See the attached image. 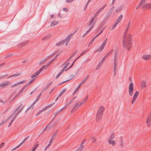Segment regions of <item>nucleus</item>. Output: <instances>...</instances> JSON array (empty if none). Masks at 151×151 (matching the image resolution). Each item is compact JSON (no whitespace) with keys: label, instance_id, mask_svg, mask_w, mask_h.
Returning a JSON list of instances; mask_svg holds the SVG:
<instances>
[{"label":"nucleus","instance_id":"obj_34","mask_svg":"<svg viewBox=\"0 0 151 151\" xmlns=\"http://www.w3.org/2000/svg\"><path fill=\"white\" fill-rule=\"evenodd\" d=\"M58 131L57 130H56L53 133V134L52 135L51 137L52 138H55V137L57 134Z\"/></svg>","mask_w":151,"mask_h":151},{"label":"nucleus","instance_id":"obj_7","mask_svg":"<svg viewBox=\"0 0 151 151\" xmlns=\"http://www.w3.org/2000/svg\"><path fill=\"white\" fill-rule=\"evenodd\" d=\"M106 23V21L105 20H103L102 22L100 24L96 29L97 32L99 31L101 27L104 25Z\"/></svg>","mask_w":151,"mask_h":151},{"label":"nucleus","instance_id":"obj_24","mask_svg":"<svg viewBox=\"0 0 151 151\" xmlns=\"http://www.w3.org/2000/svg\"><path fill=\"white\" fill-rule=\"evenodd\" d=\"M55 103V102H54L53 103L50 104L48 105L47 106H45L43 108L42 110V111H44L45 110H46L47 108L48 107H51V105L53 104H54Z\"/></svg>","mask_w":151,"mask_h":151},{"label":"nucleus","instance_id":"obj_49","mask_svg":"<svg viewBox=\"0 0 151 151\" xmlns=\"http://www.w3.org/2000/svg\"><path fill=\"white\" fill-rule=\"evenodd\" d=\"M26 43H25V42H23L21 43L19 45V47H21L23 46H24L26 44Z\"/></svg>","mask_w":151,"mask_h":151},{"label":"nucleus","instance_id":"obj_44","mask_svg":"<svg viewBox=\"0 0 151 151\" xmlns=\"http://www.w3.org/2000/svg\"><path fill=\"white\" fill-rule=\"evenodd\" d=\"M83 149V147H80L76 151H82Z\"/></svg>","mask_w":151,"mask_h":151},{"label":"nucleus","instance_id":"obj_46","mask_svg":"<svg viewBox=\"0 0 151 151\" xmlns=\"http://www.w3.org/2000/svg\"><path fill=\"white\" fill-rule=\"evenodd\" d=\"M8 76V74H5L4 75L1 76V78H4L7 77Z\"/></svg>","mask_w":151,"mask_h":151},{"label":"nucleus","instance_id":"obj_11","mask_svg":"<svg viewBox=\"0 0 151 151\" xmlns=\"http://www.w3.org/2000/svg\"><path fill=\"white\" fill-rule=\"evenodd\" d=\"M81 104H78L76 105L71 110V113L74 112L75 111H76L78 108H79L81 106Z\"/></svg>","mask_w":151,"mask_h":151},{"label":"nucleus","instance_id":"obj_6","mask_svg":"<svg viewBox=\"0 0 151 151\" xmlns=\"http://www.w3.org/2000/svg\"><path fill=\"white\" fill-rule=\"evenodd\" d=\"M29 138V137H27L24 138V140L21 142V143L17 146L16 147L12 149V150H14L17 149L21 145H22L25 141L27 139Z\"/></svg>","mask_w":151,"mask_h":151},{"label":"nucleus","instance_id":"obj_59","mask_svg":"<svg viewBox=\"0 0 151 151\" xmlns=\"http://www.w3.org/2000/svg\"><path fill=\"white\" fill-rule=\"evenodd\" d=\"M145 1L146 0H141V1L140 2V4H142V5H143L144 4V3Z\"/></svg>","mask_w":151,"mask_h":151},{"label":"nucleus","instance_id":"obj_26","mask_svg":"<svg viewBox=\"0 0 151 151\" xmlns=\"http://www.w3.org/2000/svg\"><path fill=\"white\" fill-rule=\"evenodd\" d=\"M34 105L32 104L27 109L26 111H27L30 109L32 110L34 107Z\"/></svg>","mask_w":151,"mask_h":151},{"label":"nucleus","instance_id":"obj_50","mask_svg":"<svg viewBox=\"0 0 151 151\" xmlns=\"http://www.w3.org/2000/svg\"><path fill=\"white\" fill-rule=\"evenodd\" d=\"M90 30L88 29L87 32H86L82 36L83 37H84L86 35H87L89 32H90Z\"/></svg>","mask_w":151,"mask_h":151},{"label":"nucleus","instance_id":"obj_52","mask_svg":"<svg viewBox=\"0 0 151 151\" xmlns=\"http://www.w3.org/2000/svg\"><path fill=\"white\" fill-rule=\"evenodd\" d=\"M131 23V20H129V22H128V23L127 27H130V26Z\"/></svg>","mask_w":151,"mask_h":151},{"label":"nucleus","instance_id":"obj_16","mask_svg":"<svg viewBox=\"0 0 151 151\" xmlns=\"http://www.w3.org/2000/svg\"><path fill=\"white\" fill-rule=\"evenodd\" d=\"M124 5L123 4H122L120 6H119L118 7L116 8V11L117 12H119L120 11H121L124 7Z\"/></svg>","mask_w":151,"mask_h":151},{"label":"nucleus","instance_id":"obj_39","mask_svg":"<svg viewBox=\"0 0 151 151\" xmlns=\"http://www.w3.org/2000/svg\"><path fill=\"white\" fill-rule=\"evenodd\" d=\"M19 75V73L15 74L12 75H11L9 77V78H11L12 77H15L17 76H18Z\"/></svg>","mask_w":151,"mask_h":151},{"label":"nucleus","instance_id":"obj_9","mask_svg":"<svg viewBox=\"0 0 151 151\" xmlns=\"http://www.w3.org/2000/svg\"><path fill=\"white\" fill-rule=\"evenodd\" d=\"M143 9H151V3H146L144 5Z\"/></svg>","mask_w":151,"mask_h":151},{"label":"nucleus","instance_id":"obj_32","mask_svg":"<svg viewBox=\"0 0 151 151\" xmlns=\"http://www.w3.org/2000/svg\"><path fill=\"white\" fill-rule=\"evenodd\" d=\"M51 36V35H48L47 36L45 37H44L42 38V40H46V39L49 38Z\"/></svg>","mask_w":151,"mask_h":151},{"label":"nucleus","instance_id":"obj_4","mask_svg":"<svg viewBox=\"0 0 151 151\" xmlns=\"http://www.w3.org/2000/svg\"><path fill=\"white\" fill-rule=\"evenodd\" d=\"M133 84L132 83H131L129 84V96H131L133 95Z\"/></svg>","mask_w":151,"mask_h":151},{"label":"nucleus","instance_id":"obj_51","mask_svg":"<svg viewBox=\"0 0 151 151\" xmlns=\"http://www.w3.org/2000/svg\"><path fill=\"white\" fill-rule=\"evenodd\" d=\"M29 85L28 84V83L26 84L22 88V89L24 90Z\"/></svg>","mask_w":151,"mask_h":151},{"label":"nucleus","instance_id":"obj_23","mask_svg":"<svg viewBox=\"0 0 151 151\" xmlns=\"http://www.w3.org/2000/svg\"><path fill=\"white\" fill-rule=\"evenodd\" d=\"M40 73L39 70L37 71L31 76V78H34V77L37 76L39 74H40Z\"/></svg>","mask_w":151,"mask_h":151},{"label":"nucleus","instance_id":"obj_60","mask_svg":"<svg viewBox=\"0 0 151 151\" xmlns=\"http://www.w3.org/2000/svg\"><path fill=\"white\" fill-rule=\"evenodd\" d=\"M54 138H51L50 139L49 142V144H50V145L51 144V143H52V140H54Z\"/></svg>","mask_w":151,"mask_h":151},{"label":"nucleus","instance_id":"obj_47","mask_svg":"<svg viewBox=\"0 0 151 151\" xmlns=\"http://www.w3.org/2000/svg\"><path fill=\"white\" fill-rule=\"evenodd\" d=\"M74 55V54H72L70 56V57L67 60V61L66 62V63L67 62H70V60L73 57V55Z\"/></svg>","mask_w":151,"mask_h":151},{"label":"nucleus","instance_id":"obj_36","mask_svg":"<svg viewBox=\"0 0 151 151\" xmlns=\"http://www.w3.org/2000/svg\"><path fill=\"white\" fill-rule=\"evenodd\" d=\"M114 137V133L111 134L110 136L109 139V140H111L113 139Z\"/></svg>","mask_w":151,"mask_h":151},{"label":"nucleus","instance_id":"obj_8","mask_svg":"<svg viewBox=\"0 0 151 151\" xmlns=\"http://www.w3.org/2000/svg\"><path fill=\"white\" fill-rule=\"evenodd\" d=\"M102 114L97 112L96 116V120L97 122H99L101 119Z\"/></svg>","mask_w":151,"mask_h":151},{"label":"nucleus","instance_id":"obj_18","mask_svg":"<svg viewBox=\"0 0 151 151\" xmlns=\"http://www.w3.org/2000/svg\"><path fill=\"white\" fill-rule=\"evenodd\" d=\"M105 45H104V44L102 43L101 47L98 49H97L96 51L97 52H101L103 49H104V47H105Z\"/></svg>","mask_w":151,"mask_h":151},{"label":"nucleus","instance_id":"obj_33","mask_svg":"<svg viewBox=\"0 0 151 151\" xmlns=\"http://www.w3.org/2000/svg\"><path fill=\"white\" fill-rule=\"evenodd\" d=\"M109 143L110 144H111L112 145H115V142L114 141L111 140H109Z\"/></svg>","mask_w":151,"mask_h":151},{"label":"nucleus","instance_id":"obj_64","mask_svg":"<svg viewBox=\"0 0 151 151\" xmlns=\"http://www.w3.org/2000/svg\"><path fill=\"white\" fill-rule=\"evenodd\" d=\"M4 142H2L1 143V144L0 145V149H1L2 147L4 146Z\"/></svg>","mask_w":151,"mask_h":151},{"label":"nucleus","instance_id":"obj_12","mask_svg":"<svg viewBox=\"0 0 151 151\" xmlns=\"http://www.w3.org/2000/svg\"><path fill=\"white\" fill-rule=\"evenodd\" d=\"M151 119V114H150L148 115L147 120L146 121V122L147 124V125L148 127H149L150 124V120Z\"/></svg>","mask_w":151,"mask_h":151},{"label":"nucleus","instance_id":"obj_25","mask_svg":"<svg viewBox=\"0 0 151 151\" xmlns=\"http://www.w3.org/2000/svg\"><path fill=\"white\" fill-rule=\"evenodd\" d=\"M66 89L65 88L60 93V94L58 95V97H60L62 96L66 92Z\"/></svg>","mask_w":151,"mask_h":151},{"label":"nucleus","instance_id":"obj_37","mask_svg":"<svg viewBox=\"0 0 151 151\" xmlns=\"http://www.w3.org/2000/svg\"><path fill=\"white\" fill-rule=\"evenodd\" d=\"M64 43V41L61 42L56 44V45L57 46H61L62 44Z\"/></svg>","mask_w":151,"mask_h":151},{"label":"nucleus","instance_id":"obj_17","mask_svg":"<svg viewBox=\"0 0 151 151\" xmlns=\"http://www.w3.org/2000/svg\"><path fill=\"white\" fill-rule=\"evenodd\" d=\"M141 86L142 88H145L147 86V83L146 81H142L141 82Z\"/></svg>","mask_w":151,"mask_h":151},{"label":"nucleus","instance_id":"obj_58","mask_svg":"<svg viewBox=\"0 0 151 151\" xmlns=\"http://www.w3.org/2000/svg\"><path fill=\"white\" fill-rule=\"evenodd\" d=\"M105 58L104 57L101 59V61H100V62L103 64V63H104V61L105 60Z\"/></svg>","mask_w":151,"mask_h":151},{"label":"nucleus","instance_id":"obj_19","mask_svg":"<svg viewBox=\"0 0 151 151\" xmlns=\"http://www.w3.org/2000/svg\"><path fill=\"white\" fill-rule=\"evenodd\" d=\"M123 17V16L122 14L117 19L115 22L117 24H118L120 22L122 19Z\"/></svg>","mask_w":151,"mask_h":151},{"label":"nucleus","instance_id":"obj_41","mask_svg":"<svg viewBox=\"0 0 151 151\" xmlns=\"http://www.w3.org/2000/svg\"><path fill=\"white\" fill-rule=\"evenodd\" d=\"M86 139H84V140H83L81 144L80 147H83V149L84 148V146H83V145L84 143V142L86 141Z\"/></svg>","mask_w":151,"mask_h":151},{"label":"nucleus","instance_id":"obj_3","mask_svg":"<svg viewBox=\"0 0 151 151\" xmlns=\"http://www.w3.org/2000/svg\"><path fill=\"white\" fill-rule=\"evenodd\" d=\"M104 9L103 8L101 7V8L99 9L96 12L95 15L93 16V17L91 21H90V22L88 24V26H90L92 23L93 22V21L94 19L96 17L97 15H98L100 13L103 9Z\"/></svg>","mask_w":151,"mask_h":151},{"label":"nucleus","instance_id":"obj_53","mask_svg":"<svg viewBox=\"0 0 151 151\" xmlns=\"http://www.w3.org/2000/svg\"><path fill=\"white\" fill-rule=\"evenodd\" d=\"M52 81L50 82L46 85V86L49 88L50 86L51 85V84H52Z\"/></svg>","mask_w":151,"mask_h":151},{"label":"nucleus","instance_id":"obj_42","mask_svg":"<svg viewBox=\"0 0 151 151\" xmlns=\"http://www.w3.org/2000/svg\"><path fill=\"white\" fill-rule=\"evenodd\" d=\"M19 85V83L18 82L14 84L13 85H12L11 87V88H14L15 87L17 86L18 85Z\"/></svg>","mask_w":151,"mask_h":151},{"label":"nucleus","instance_id":"obj_10","mask_svg":"<svg viewBox=\"0 0 151 151\" xmlns=\"http://www.w3.org/2000/svg\"><path fill=\"white\" fill-rule=\"evenodd\" d=\"M118 65L115 59L114 60V75H116V69L117 68V66Z\"/></svg>","mask_w":151,"mask_h":151},{"label":"nucleus","instance_id":"obj_57","mask_svg":"<svg viewBox=\"0 0 151 151\" xmlns=\"http://www.w3.org/2000/svg\"><path fill=\"white\" fill-rule=\"evenodd\" d=\"M117 55H118V53L117 52H115L114 54V60L115 59V60H116V58L117 57Z\"/></svg>","mask_w":151,"mask_h":151},{"label":"nucleus","instance_id":"obj_27","mask_svg":"<svg viewBox=\"0 0 151 151\" xmlns=\"http://www.w3.org/2000/svg\"><path fill=\"white\" fill-rule=\"evenodd\" d=\"M81 86L80 85H79V86L76 88V89L74 91V92L73 93V95H74L75 93H76L78 91V89L80 88Z\"/></svg>","mask_w":151,"mask_h":151},{"label":"nucleus","instance_id":"obj_63","mask_svg":"<svg viewBox=\"0 0 151 151\" xmlns=\"http://www.w3.org/2000/svg\"><path fill=\"white\" fill-rule=\"evenodd\" d=\"M94 40L93 39H92L91 41H90V43H89V45H88V46H89L93 42V41H94Z\"/></svg>","mask_w":151,"mask_h":151},{"label":"nucleus","instance_id":"obj_45","mask_svg":"<svg viewBox=\"0 0 151 151\" xmlns=\"http://www.w3.org/2000/svg\"><path fill=\"white\" fill-rule=\"evenodd\" d=\"M72 35H69L67 37V38L66 39H68V40H70V39H71V37H72Z\"/></svg>","mask_w":151,"mask_h":151},{"label":"nucleus","instance_id":"obj_13","mask_svg":"<svg viewBox=\"0 0 151 151\" xmlns=\"http://www.w3.org/2000/svg\"><path fill=\"white\" fill-rule=\"evenodd\" d=\"M142 58L146 60H148L151 58V55H145L142 56Z\"/></svg>","mask_w":151,"mask_h":151},{"label":"nucleus","instance_id":"obj_55","mask_svg":"<svg viewBox=\"0 0 151 151\" xmlns=\"http://www.w3.org/2000/svg\"><path fill=\"white\" fill-rule=\"evenodd\" d=\"M88 51L87 50H85L81 54V56H82V55L84 54V53L87 52Z\"/></svg>","mask_w":151,"mask_h":151},{"label":"nucleus","instance_id":"obj_29","mask_svg":"<svg viewBox=\"0 0 151 151\" xmlns=\"http://www.w3.org/2000/svg\"><path fill=\"white\" fill-rule=\"evenodd\" d=\"M37 142L34 145V148L32 150H34V151L39 146V144L38 143L37 144Z\"/></svg>","mask_w":151,"mask_h":151},{"label":"nucleus","instance_id":"obj_15","mask_svg":"<svg viewBox=\"0 0 151 151\" xmlns=\"http://www.w3.org/2000/svg\"><path fill=\"white\" fill-rule=\"evenodd\" d=\"M104 107L103 106H101L97 111V112L103 114V113L104 111Z\"/></svg>","mask_w":151,"mask_h":151},{"label":"nucleus","instance_id":"obj_5","mask_svg":"<svg viewBox=\"0 0 151 151\" xmlns=\"http://www.w3.org/2000/svg\"><path fill=\"white\" fill-rule=\"evenodd\" d=\"M139 94V92L138 91H136L134 93L132 99L131 101V103L133 104L136 100Z\"/></svg>","mask_w":151,"mask_h":151},{"label":"nucleus","instance_id":"obj_43","mask_svg":"<svg viewBox=\"0 0 151 151\" xmlns=\"http://www.w3.org/2000/svg\"><path fill=\"white\" fill-rule=\"evenodd\" d=\"M55 58H54L51 61H50L49 63H48L47 64H48L49 65L52 64V63H53V62L55 60Z\"/></svg>","mask_w":151,"mask_h":151},{"label":"nucleus","instance_id":"obj_31","mask_svg":"<svg viewBox=\"0 0 151 151\" xmlns=\"http://www.w3.org/2000/svg\"><path fill=\"white\" fill-rule=\"evenodd\" d=\"M114 6H112L109 10L108 12L111 14L113 13V12L114 9Z\"/></svg>","mask_w":151,"mask_h":151},{"label":"nucleus","instance_id":"obj_62","mask_svg":"<svg viewBox=\"0 0 151 151\" xmlns=\"http://www.w3.org/2000/svg\"><path fill=\"white\" fill-rule=\"evenodd\" d=\"M34 81V79H31L29 82L28 83V84L29 85L30 84Z\"/></svg>","mask_w":151,"mask_h":151},{"label":"nucleus","instance_id":"obj_22","mask_svg":"<svg viewBox=\"0 0 151 151\" xmlns=\"http://www.w3.org/2000/svg\"><path fill=\"white\" fill-rule=\"evenodd\" d=\"M58 23L59 22L58 21H53L51 22L50 26L52 27H53L56 24H58Z\"/></svg>","mask_w":151,"mask_h":151},{"label":"nucleus","instance_id":"obj_21","mask_svg":"<svg viewBox=\"0 0 151 151\" xmlns=\"http://www.w3.org/2000/svg\"><path fill=\"white\" fill-rule=\"evenodd\" d=\"M49 66L48 64H47L45 65H43L39 70V71L40 72V73L41 72L42 70L43 69H45V68H47Z\"/></svg>","mask_w":151,"mask_h":151},{"label":"nucleus","instance_id":"obj_20","mask_svg":"<svg viewBox=\"0 0 151 151\" xmlns=\"http://www.w3.org/2000/svg\"><path fill=\"white\" fill-rule=\"evenodd\" d=\"M111 14L108 12L105 16L104 17V20H105L106 21V22L108 19L110 17Z\"/></svg>","mask_w":151,"mask_h":151},{"label":"nucleus","instance_id":"obj_56","mask_svg":"<svg viewBox=\"0 0 151 151\" xmlns=\"http://www.w3.org/2000/svg\"><path fill=\"white\" fill-rule=\"evenodd\" d=\"M91 139L92 140V142H94L96 141V139L93 137H91Z\"/></svg>","mask_w":151,"mask_h":151},{"label":"nucleus","instance_id":"obj_38","mask_svg":"<svg viewBox=\"0 0 151 151\" xmlns=\"http://www.w3.org/2000/svg\"><path fill=\"white\" fill-rule=\"evenodd\" d=\"M15 119L13 117V118L12 119V120L10 122V123H9V124L8 125V127H9L10 126V125L12 124V122L14 121V120H15Z\"/></svg>","mask_w":151,"mask_h":151},{"label":"nucleus","instance_id":"obj_54","mask_svg":"<svg viewBox=\"0 0 151 151\" xmlns=\"http://www.w3.org/2000/svg\"><path fill=\"white\" fill-rule=\"evenodd\" d=\"M26 82V80H23L21 82H18V83H19V85L21 84H22V83H25V82Z\"/></svg>","mask_w":151,"mask_h":151},{"label":"nucleus","instance_id":"obj_35","mask_svg":"<svg viewBox=\"0 0 151 151\" xmlns=\"http://www.w3.org/2000/svg\"><path fill=\"white\" fill-rule=\"evenodd\" d=\"M102 64L99 62V63L97 65V66L96 69L98 70L101 67Z\"/></svg>","mask_w":151,"mask_h":151},{"label":"nucleus","instance_id":"obj_40","mask_svg":"<svg viewBox=\"0 0 151 151\" xmlns=\"http://www.w3.org/2000/svg\"><path fill=\"white\" fill-rule=\"evenodd\" d=\"M118 24H117L115 22V23L114 24H113V25L112 26L111 28V29L112 30L113 29L116 27V25Z\"/></svg>","mask_w":151,"mask_h":151},{"label":"nucleus","instance_id":"obj_30","mask_svg":"<svg viewBox=\"0 0 151 151\" xmlns=\"http://www.w3.org/2000/svg\"><path fill=\"white\" fill-rule=\"evenodd\" d=\"M8 83V82H4L1 84H0V87H2L6 85Z\"/></svg>","mask_w":151,"mask_h":151},{"label":"nucleus","instance_id":"obj_1","mask_svg":"<svg viewBox=\"0 0 151 151\" xmlns=\"http://www.w3.org/2000/svg\"><path fill=\"white\" fill-rule=\"evenodd\" d=\"M129 27L127 26L125 31V34L122 39V44L123 47L129 50L132 46V37L130 34L126 35V33L129 29Z\"/></svg>","mask_w":151,"mask_h":151},{"label":"nucleus","instance_id":"obj_28","mask_svg":"<svg viewBox=\"0 0 151 151\" xmlns=\"http://www.w3.org/2000/svg\"><path fill=\"white\" fill-rule=\"evenodd\" d=\"M96 21H95L94 22H93L91 24H92V25H91V27L89 29V30H90V31L94 27V25H95V23H96Z\"/></svg>","mask_w":151,"mask_h":151},{"label":"nucleus","instance_id":"obj_14","mask_svg":"<svg viewBox=\"0 0 151 151\" xmlns=\"http://www.w3.org/2000/svg\"><path fill=\"white\" fill-rule=\"evenodd\" d=\"M89 77V76L88 75H87L86 78H84V79L80 83V85L81 86L82 85L83 83H84L88 79V78Z\"/></svg>","mask_w":151,"mask_h":151},{"label":"nucleus","instance_id":"obj_48","mask_svg":"<svg viewBox=\"0 0 151 151\" xmlns=\"http://www.w3.org/2000/svg\"><path fill=\"white\" fill-rule=\"evenodd\" d=\"M23 91V90H22V89H21L18 92L17 94L16 95V97L17 96H19V95H20L21 93L22 92V91Z\"/></svg>","mask_w":151,"mask_h":151},{"label":"nucleus","instance_id":"obj_61","mask_svg":"<svg viewBox=\"0 0 151 151\" xmlns=\"http://www.w3.org/2000/svg\"><path fill=\"white\" fill-rule=\"evenodd\" d=\"M75 62V61L74 60V61L73 62V63L71 65V66L70 67H69L67 70H66L65 71H66L68 70V69L70 68L73 66V65Z\"/></svg>","mask_w":151,"mask_h":151},{"label":"nucleus","instance_id":"obj_2","mask_svg":"<svg viewBox=\"0 0 151 151\" xmlns=\"http://www.w3.org/2000/svg\"><path fill=\"white\" fill-rule=\"evenodd\" d=\"M22 104H20L19 105L17 108L14 111L13 113L7 119L6 121L9 120L12 117H14L15 119L17 117L18 115L22 111L23 109V108L24 106H23L22 107L21 109H19L20 108V107L22 106Z\"/></svg>","mask_w":151,"mask_h":151}]
</instances>
